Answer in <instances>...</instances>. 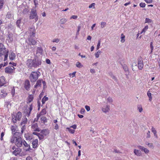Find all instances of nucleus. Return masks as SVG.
<instances>
[{
  "label": "nucleus",
  "mask_w": 160,
  "mask_h": 160,
  "mask_svg": "<svg viewBox=\"0 0 160 160\" xmlns=\"http://www.w3.org/2000/svg\"><path fill=\"white\" fill-rule=\"evenodd\" d=\"M8 53L9 50L6 49L2 43H0V57L4 56V61L7 60Z\"/></svg>",
  "instance_id": "f257e3e1"
},
{
  "label": "nucleus",
  "mask_w": 160,
  "mask_h": 160,
  "mask_svg": "<svg viewBox=\"0 0 160 160\" xmlns=\"http://www.w3.org/2000/svg\"><path fill=\"white\" fill-rule=\"evenodd\" d=\"M24 140L21 137L17 138L12 137L10 140V142L12 143H15V145L18 148L21 147L22 145V142Z\"/></svg>",
  "instance_id": "f03ea898"
},
{
  "label": "nucleus",
  "mask_w": 160,
  "mask_h": 160,
  "mask_svg": "<svg viewBox=\"0 0 160 160\" xmlns=\"http://www.w3.org/2000/svg\"><path fill=\"white\" fill-rule=\"evenodd\" d=\"M40 73L39 72H32L29 76V79L31 82H35L38 79Z\"/></svg>",
  "instance_id": "7ed1b4c3"
},
{
  "label": "nucleus",
  "mask_w": 160,
  "mask_h": 160,
  "mask_svg": "<svg viewBox=\"0 0 160 160\" xmlns=\"http://www.w3.org/2000/svg\"><path fill=\"white\" fill-rule=\"evenodd\" d=\"M30 19H34L35 22H36L38 19V17L36 12V11H31L29 16Z\"/></svg>",
  "instance_id": "20e7f679"
},
{
  "label": "nucleus",
  "mask_w": 160,
  "mask_h": 160,
  "mask_svg": "<svg viewBox=\"0 0 160 160\" xmlns=\"http://www.w3.org/2000/svg\"><path fill=\"white\" fill-rule=\"evenodd\" d=\"M33 59L34 68H37L41 64L42 61L40 59L35 58Z\"/></svg>",
  "instance_id": "39448f33"
},
{
  "label": "nucleus",
  "mask_w": 160,
  "mask_h": 160,
  "mask_svg": "<svg viewBox=\"0 0 160 160\" xmlns=\"http://www.w3.org/2000/svg\"><path fill=\"white\" fill-rule=\"evenodd\" d=\"M26 65L30 68H34V61L33 59H28L26 61Z\"/></svg>",
  "instance_id": "423d86ee"
},
{
  "label": "nucleus",
  "mask_w": 160,
  "mask_h": 160,
  "mask_svg": "<svg viewBox=\"0 0 160 160\" xmlns=\"http://www.w3.org/2000/svg\"><path fill=\"white\" fill-rule=\"evenodd\" d=\"M138 69L140 70H142L143 67V61L142 58L141 57H139L138 59Z\"/></svg>",
  "instance_id": "0eeeda50"
},
{
  "label": "nucleus",
  "mask_w": 160,
  "mask_h": 160,
  "mask_svg": "<svg viewBox=\"0 0 160 160\" xmlns=\"http://www.w3.org/2000/svg\"><path fill=\"white\" fill-rule=\"evenodd\" d=\"M15 69L14 67L12 66L11 67H6L5 69V72L7 73H11L13 72V70Z\"/></svg>",
  "instance_id": "6e6552de"
},
{
  "label": "nucleus",
  "mask_w": 160,
  "mask_h": 160,
  "mask_svg": "<svg viewBox=\"0 0 160 160\" xmlns=\"http://www.w3.org/2000/svg\"><path fill=\"white\" fill-rule=\"evenodd\" d=\"M30 87V85L29 80L27 79L25 80L24 83V88L27 90H29Z\"/></svg>",
  "instance_id": "1a4fd4ad"
},
{
  "label": "nucleus",
  "mask_w": 160,
  "mask_h": 160,
  "mask_svg": "<svg viewBox=\"0 0 160 160\" xmlns=\"http://www.w3.org/2000/svg\"><path fill=\"white\" fill-rule=\"evenodd\" d=\"M9 54V58L10 60H12L15 59L16 57L15 54L13 53L12 51L11 50L10 52L9 51L8 54Z\"/></svg>",
  "instance_id": "9d476101"
},
{
  "label": "nucleus",
  "mask_w": 160,
  "mask_h": 160,
  "mask_svg": "<svg viewBox=\"0 0 160 160\" xmlns=\"http://www.w3.org/2000/svg\"><path fill=\"white\" fill-rule=\"evenodd\" d=\"M32 37H33V36H30V38L28 39L29 44L30 45L31 44L33 45H35L37 43L36 41L32 38Z\"/></svg>",
  "instance_id": "9b49d317"
},
{
  "label": "nucleus",
  "mask_w": 160,
  "mask_h": 160,
  "mask_svg": "<svg viewBox=\"0 0 160 160\" xmlns=\"http://www.w3.org/2000/svg\"><path fill=\"white\" fill-rule=\"evenodd\" d=\"M22 144L26 148L25 149L26 151H30L31 150L30 148V145H28L24 140Z\"/></svg>",
  "instance_id": "f8f14e48"
},
{
  "label": "nucleus",
  "mask_w": 160,
  "mask_h": 160,
  "mask_svg": "<svg viewBox=\"0 0 160 160\" xmlns=\"http://www.w3.org/2000/svg\"><path fill=\"white\" fill-rule=\"evenodd\" d=\"M5 84V78L3 76L0 77V87L3 86Z\"/></svg>",
  "instance_id": "ddd939ff"
},
{
  "label": "nucleus",
  "mask_w": 160,
  "mask_h": 160,
  "mask_svg": "<svg viewBox=\"0 0 160 160\" xmlns=\"http://www.w3.org/2000/svg\"><path fill=\"white\" fill-rule=\"evenodd\" d=\"M138 148L141 149L142 151H143L145 153L147 154L149 153V150L147 148H144L143 146H138Z\"/></svg>",
  "instance_id": "4468645a"
},
{
  "label": "nucleus",
  "mask_w": 160,
  "mask_h": 160,
  "mask_svg": "<svg viewBox=\"0 0 160 160\" xmlns=\"http://www.w3.org/2000/svg\"><path fill=\"white\" fill-rule=\"evenodd\" d=\"M22 113L20 112H18L17 113V114L14 118L17 119V120L19 121L22 117Z\"/></svg>",
  "instance_id": "2eb2a0df"
},
{
  "label": "nucleus",
  "mask_w": 160,
  "mask_h": 160,
  "mask_svg": "<svg viewBox=\"0 0 160 160\" xmlns=\"http://www.w3.org/2000/svg\"><path fill=\"white\" fill-rule=\"evenodd\" d=\"M34 27L33 26H32L29 29V30L30 33H32V35L30 36H33V37L35 36V33L34 32Z\"/></svg>",
  "instance_id": "dca6fc26"
},
{
  "label": "nucleus",
  "mask_w": 160,
  "mask_h": 160,
  "mask_svg": "<svg viewBox=\"0 0 160 160\" xmlns=\"http://www.w3.org/2000/svg\"><path fill=\"white\" fill-rule=\"evenodd\" d=\"M21 149L18 147L14 150L13 152V153L14 154L15 156H17L21 152Z\"/></svg>",
  "instance_id": "f3484780"
},
{
  "label": "nucleus",
  "mask_w": 160,
  "mask_h": 160,
  "mask_svg": "<svg viewBox=\"0 0 160 160\" xmlns=\"http://www.w3.org/2000/svg\"><path fill=\"white\" fill-rule=\"evenodd\" d=\"M42 80H38L37 81L36 84L34 85V88H37L38 87H41L42 85Z\"/></svg>",
  "instance_id": "a211bd4d"
},
{
  "label": "nucleus",
  "mask_w": 160,
  "mask_h": 160,
  "mask_svg": "<svg viewBox=\"0 0 160 160\" xmlns=\"http://www.w3.org/2000/svg\"><path fill=\"white\" fill-rule=\"evenodd\" d=\"M16 24L17 27L21 28V27L23 25V23L22 22L21 19H20L18 20L16 22Z\"/></svg>",
  "instance_id": "6ab92c4d"
},
{
  "label": "nucleus",
  "mask_w": 160,
  "mask_h": 160,
  "mask_svg": "<svg viewBox=\"0 0 160 160\" xmlns=\"http://www.w3.org/2000/svg\"><path fill=\"white\" fill-rule=\"evenodd\" d=\"M32 104H31L30 105V106L29 108V109H28L26 110V112H27V114L26 115L28 117H29V116L30 115V114L31 113V111L32 110Z\"/></svg>",
  "instance_id": "aec40b11"
},
{
  "label": "nucleus",
  "mask_w": 160,
  "mask_h": 160,
  "mask_svg": "<svg viewBox=\"0 0 160 160\" xmlns=\"http://www.w3.org/2000/svg\"><path fill=\"white\" fill-rule=\"evenodd\" d=\"M110 110V106L107 105L105 108H103L102 109V111L104 112H109Z\"/></svg>",
  "instance_id": "412c9836"
},
{
  "label": "nucleus",
  "mask_w": 160,
  "mask_h": 160,
  "mask_svg": "<svg viewBox=\"0 0 160 160\" xmlns=\"http://www.w3.org/2000/svg\"><path fill=\"white\" fill-rule=\"evenodd\" d=\"M38 140L37 139H35L32 142L33 148H35L38 146Z\"/></svg>",
  "instance_id": "4be33fe9"
},
{
  "label": "nucleus",
  "mask_w": 160,
  "mask_h": 160,
  "mask_svg": "<svg viewBox=\"0 0 160 160\" xmlns=\"http://www.w3.org/2000/svg\"><path fill=\"white\" fill-rule=\"evenodd\" d=\"M134 152L136 155L138 156H140L141 155V152L140 150L135 149Z\"/></svg>",
  "instance_id": "5701e85b"
},
{
  "label": "nucleus",
  "mask_w": 160,
  "mask_h": 160,
  "mask_svg": "<svg viewBox=\"0 0 160 160\" xmlns=\"http://www.w3.org/2000/svg\"><path fill=\"white\" fill-rule=\"evenodd\" d=\"M41 133L42 134H43L45 136H46L48 135L49 133L47 129H43L42 130L41 132Z\"/></svg>",
  "instance_id": "b1692460"
},
{
  "label": "nucleus",
  "mask_w": 160,
  "mask_h": 160,
  "mask_svg": "<svg viewBox=\"0 0 160 160\" xmlns=\"http://www.w3.org/2000/svg\"><path fill=\"white\" fill-rule=\"evenodd\" d=\"M43 50L41 47H38L37 48V53H39L41 54L43 52Z\"/></svg>",
  "instance_id": "393cba45"
},
{
  "label": "nucleus",
  "mask_w": 160,
  "mask_h": 160,
  "mask_svg": "<svg viewBox=\"0 0 160 160\" xmlns=\"http://www.w3.org/2000/svg\"><path fill=\"white\" fill-rule=\"evenodd\" d=\"M132 69L133 71H135L137 69V67L136 62H133L132 64Z\"/></svg>",
  "instance_id": "a878e982"
},
{
  "label": "nucleus",
  "mask_w": 160,
  "mask_h": 160,
  "mask_svg": "<svg viewBox=\"0 0 160 160\" xmlns=\"http://www.w3.org/2000/svg\"><path fill=\"white\" fill-rule=\"evenodd\" d=\"M33 98V95H30L28 98V103L32 101Z\"/></svg>",
  "instance_id": "bb28decb"
},
{
  "label": "nucleus",
  "mask_w": 160,
  "mask_h": 160,
  "mask_svg": "<svg viewBox=\"0 0 160 160\" xmlns=\"http://www.w3.org/2000/svg\"><path fill=\"white\" fill-rule=\"evenodd\" d=\"M21 135V133L19 132H15L13 134V135L12 137H14L17 138H18V137H21L20 136Z\"/></svg>",
  "instance_id": "cd10ccee"
},
{
  "label": "nucleus",
  "mask_w": 160,
  "mask_h": 160,
  "mask_svg": "<svg viewBox=\"0 0 160 160\" xmlns=\"http://www.w3.org/2000/svg\"><path fill=\"white\" fill-rule=\"evenodd\" d=\"M109 74L110 76L115 81H117L118 80L116 78V77L112 73V72H110L109 73Z\"/></svg>",
  "instance_id": "c85d7f7f"
},
{
  "label": "nucleus",
  "mask_w": 160,
  "mask_h": 160,
  "mask_svg": "<svg viewBox=\"0 0 160 160\" xmlns=\"http://www.w3.org/2000/svg\"><path fill=\"white\" fill-rule=\"evenodd\" d=\"M40 119L42 122L44 123L47 122L46 118L44 116L40 118Z\"/></svg>",
  "instance_id": "c756f323"
},
{
  "label": "nucleus",
  "mask_w": 160,
  "mask_h": 160,
  "mask_svg": "<svg viewBox=\"0 0 160 160\" xmlns=\"http://www.w3.org/2000/svg\"><path fill=\"white\" fill-rule=\"evenodd\" d=\"M67 20L65 18H62L60 21V23L61 24H64L67 22Z\"/></svg>",
  "instance_id": "7c9ffc66"
},
{
  "label": "nucleus",
  "mask_w": 160,
  "mask_h": 160,
  "mask_svg": "<svg viewBox=\"0 0 160 160\" xmlns=\"http://www.w3.org/2000/svg\"><path fill=\"white\" fill-rule=\"evenodd\" d=\"M147 94L149 98V100L151 101L152 99V97H151V93L149 91H148Z\"/></svg>",
  "instance_id": "2f4dec72"
},
{
  "label": "nucleus",
  "mask_w": 160,
  "mask_h": 160,
  "mask_svg": "<svg viewBox=\"0 0 160 160\" xmlns=\"http://www.w3.org/2000/svg\"><path fill=\"white\" fill-rule=\"evenodd\" d=\"M46 111L45 108H43L42 109V111L39 114H41V115H43L46 114Z\"/></svg>",
  "instance_id": "473e14b6"
},
{
  "label": "nucleus",
  "mask_w": 160,
  "mask_h": 160,
  "mask_svg": "<svg viewBox=\"0 0 160 160\" xmlns=\"http://www.w3.org/2000/svg\"><path fill=\"white\" fill-rule=\"evenodd\" d=\"M122 68L125 72L128 71V68L126 65H122Z\"/></svg>",
  "instance_id": "72a5a7b5"
},
{
  "label": "nucleus",
  "mask_w": 160,
  "mask_h": 160,
  "mask_svg": "<svg viewBox=\"0 0 160 160\" xmlns=\"http://www.w3.org/2000/svg\"><path fill=\"white\" fill-rule=\"evenodd\" d=\"M125 36L123 35V33H122L121 35V38H122L121 42H125Z\"/></svg>",
  "instance_id": "f704fd0d"
},
{
  "label": "nucleus",
  "mask_w": 160,
  "mask_h": 160,
  "mask_svg": "<svg viewBox=\"0 0 160 160\" xmlns=\"http://www.w3.org/2000/svg\"><path fill=\"white\" fill-rule=\"evenodd\" d=\"M12 34H10L9 33H8V37L9 38V40L11 41L12 40L13 38H12Z\"/></svg>",
  "instance_id": "c9c22d12"
},
{
  "label": "nucleus",
  "mask_w": 160,
  "mask_h": 160,
  "mask_svg": "<svg viewBox=\"0 0 160 160\" xmlns=\"http://www.w3.org/2000/svg\"><path fill=\"white\" fill-rule=\"evenodd\" d=\"M66 129H67L71 133L73 134L74 133L75 130L73 129H72L69 128H67Z\"/></svg>",
  "instance_id": "e433bc0d"
},
{
  "label": "nucleus",
  "mask_w": 160,
  "mask_h": 160,
  "mask_svg": "<svg viewBox=\"0 0 160 160\" xmlns=\"http://www.w3.org/2000/svg\"><path fill=\"white\" fill-rule=\"evenodd\" d=\"M148 26H145L144 28H143V29L142 30V31L141 32V34L143 32H145L147 31V30L148 29Z\"/></svg>",
  "instance_id": "4c0bfd02"
},
{
  "label": "nucleus",
  "mask_w": 160,
  "mask_h": 160,
  "mask_svg": "<svg viewBox=\"0 0 160 160\" xmlns=\"http://www.w3.org/2000/svg\"><path fill=\"white\" fill-rule=\"evenodd\" d=\"M76 66L77 67L79 68H80L82 67V65L81 63L79 62H77L76 63Z\"/></svg>",
  "instance_id": "58836bf2"
},
{
  "label": "nucleus",
  "mask_w": 160,
  "mask_h": 160,
  "mask_svg": "<svg viewBox=\"0 0 160 160\" xmlns=\"http://www.w3.org/2000/svg\"><path fill=\"white\" fill-rule=\"evenodd\" d=\"M101 52L99 50L97 53L95 54V55L96 58H98L99 57V54L101 53Z\"/></svg>",
  "instance_id": "ea45409f"
},
{
  "label": "nucleus",
  "mask_w": 160,
  "mask_h": 160,
  "mask_svg": "<svg viewBox=\"0 0 160 160\" xmlns=\"http://www.w3.org/2000/svg\"><path fill=\"white\" fill-rule=\"evenodd\" d=\"M146 144L150 148H152L153 147V144L152 143H149L148 142H146Z\"/></svg>",
  "instance_id": "a19ab883"
},
{
  "label": "nucleus",
  "mask_w": 160,
  "mask_h": 160,
  "mask_svg": "<svg viewBox=\"0 0 160 160\" xmlns=\"http://www.w3.org/2000/svg\"><path fill=\"white\" fill-rule=\"evenodd\" d=\"M38 127V124L37 123H35L32 126V128L33 129H35L37 127Z\"/></svg>",
  "instance_id": "79ce46f5"
},
{
  "label": "nucleus",
  "mask_w": 160,
  "mask_h": 160,
  "mask_svg": "<svg viewBox=\"0 0 160 160\" xmlns=\"http://www.w3.org/2000/svg\"><path fill=\"white\" fill-rule=\"evenodd\" d=\"M106 25V23L104 22H101V27L102 28H104Z\"/></svg>",
  "instance_id": "37998d69"
},
{
  "label": "nucleus",
  "mask_w": 160,
  "mask_h": 160,
  "mask_svg": "<svg viewBox=\"0 0 160 160\" xmlns=\"http://www.w3.org/2000/svg\"><path fill=\"white\" fill-rule=\"evenodd\" d=\"M41 114H38L37 115V118H35L34 119V121H36L37 122L38 120L39 119L40 117L41 116Z\"/></svg>",
  "instance_id": "c03bdc74"
},
{
  "label": "nucleus",
  "mask_w": 160,
  "mask_h": 160,
  "mask_svg": "<svg viewBox=\"0 0 160 160\" xmlns=\"http://www.w3.org/2000/svg\"><path fill=\"white\" fill-rule=\"evenodd\" d=\"M38 137L40 140L44 138V136L42 134L39 133Z\"/></svg>",
  "instance_id": "a18cd8bd"
},
{
  "label": "nucleus",
  "mask_w": 160,
  "mask_h": 160,
  "mask_svg": "<svg viewBox=\"0 0 160 160\" xmlns=\"http://www.w3.org/2000/svg\"><path fill=\"white\" fill-rule=\"evenodd\" d=\"M107 100L109 102L111 103H112L113 101L112 98L110 97H109L108 98Z\"/></svg>",
  "instance_id": "49530a36"
},
{
  "label": "nucleus",
  "mask_w": 160,
  "mask_h": 160,
  "mask_svg": "<svg viewBox=\"0 0 160 160\" xmlns=\"http://www.w3.org/2000/svg\"><path fill=\"white\" fill-rule=\"evenodd\" d=\"M100 43H101L100 40H99L98 41V44L97 46V50H98L99 48V47L100 45Z\"/></svg>",
  "instance_id": "de8ad7c7"
},
{
  "label": "nucleus",
  "mask_w": 160,
  "mask_h": 160,
  "mask_svg": "<svg viewBox=\"0 0 160 160\" xmlns=\"http://www.w3.org/2000/svg\"><path fill=\"white\" fill-rule=\"evenodd\" d=\"M3 0H0V9H1L3 6Z\"/></svg>",
  "instance_id": "09e8293b"
},
{
  "label": "nucleus",
  "mask_w": 160,
  "mask_h": 160,
  "mask_svg": "<svg viewBox=\"0 0 160 160\" xmlns=\"http://www.w3.org/2000/svg\"><path fill=\"white\" fill-rule=\"evenodd\" d=\"M152 21L148 18H146L145 19V22H152Z\"/></svg>",
  "instance_id": "8fccbe9b"
},
{
  "label": "nucleus",
  "mask_w": 160,
  "mask_h": 160,
  "mask_svg": "<svg viewBox=\"0 0 160 160\" xmlns=\"http://www.w3.org/2000/svg\"><path fill=\"white\" fill-rule=\"evenodd\" d=\"M95 3H92L89 6V8H94V6L95 5Z\"/></svg>",
  "instance_id": "3c124183"
},
{
  "label": "nucleus",
  "mask_w": 160,
  "mask_h": 160,
  "mask_svg": "<svg viewBox=\"0 0 160 160\" xmlns=\"http://www.w3.org/2000/svg\"><path fill=\"white\" fill-rule=\"evenodd\" d=\"M15 93V90L14 88H13V89H12V91H11V94L12 95V97H13Z\"/></svg>",
  "instance_id": "603ef678"
},
{
  "label": "nucleus",
  "mask_w": 160,
  "mask_h": 160,
  "mask_svg": "<svg viewBox=\"0 0 160 160\" xmlns=\"http://www.w3.org/2000/svg\"><path fill=\"white\" fill-rule=\"evenodd\" d=\"M59 41V39L58 38L54 39L52 42H53L58 43Z\"/></svg>",
  "instance_id": "864d4df0"
},
{
  "label": "nucleus",
  "mask_w": 160,
  "mask_h": 160,
  "mask_svg": "<svg viewBox=\"0 0 160 160\" xmlns=\"http://www.w3.org/2000/svg\"><path fill=\"white\" fill-rule=\"evenodd\" d=\"M25 125H24L22 126V127L21 128V133H22L23 132V131L25 130Z\"/></svg>",
  "instance_id": "5fc2aeb1"
},
{
  "label": "nucleus",
  "mask_w": 160,
  "mask_h": 160,
  "mask_svg": "<svg viewBox=\"0 0 160 160\" xmlns=\"http://www.w3.org/2000/svg\"><path fill=\"white\" fill-rule=\"evenodd\" d=\"M152 131L153 133L154 134H155L157 133V131L153 127L152 128Z\"/></svg>",
  "instance_id": "6e6d98bb"
},
{
  "label": "nucleus",
  "mask_w": 160,
  "mask_h": 160,
  "mask_svg": "<svg viewBox=\"0 0 160 160\" xmlns=\"http://www.w3.org/2000/svg\"><path fill=\"white\" fill-rule=\"evenodd\" d=\"M76 73V72H73L72 73L69 74V76L70 77H73L75 76V74Z\"/></svg>",
  "instance_id": "4d7b16f0"
},
{
  "label": "nucleus",
  "mask_w": 160,
  "mask_h": 160,
  "mask_svg": "<svg viewBox=\"0 0 160 160\" xmlns=\"http://www.w3.org/2000/svg\"><path fill=\"white\" fill-rule=\"evenodd\" d=\"M27 119L26 118L25 119L24 121H23L21 123V125H22L23 124H25L27 123Z\"/></svg>",
  "instance_id": "13d9d810"
},
{
  "label": "nucleus",
  "mask_w": 160,
  "mask_h": 160,
  "mask_svg": "<svg viewBox=\"0 0 160 160\" xmlns=\"http://www.w3.org/2000/svg\"><path fill=\"white\" fill-rule=\"evenodd\" d=\"M150 131H148L147 134V136L146 137L147 138H149L150 137Z\"/></svg>",
  "instance_id": "bf43d9fd"
},
{
  "label": "nucleus",
  "mask_w": 160,
  "mask_h": 160,
  "mask_svg": "<svg viewBox=\"0 0 160 160\" xmlns=\"http://www.w3.org/2000/svg\"><path fill=\"white\" fill-rule=\"evenodd\" d=\"M85 108L86 109V110L87 111H89L90 109V107L87 105L85 106Z\"/></svg>",
  "instance_id": "052dcab7"
},
{
  "label": "nucleus",
  "mask_w": 160,
  "mask_h": 160,
  "mask_svg": "<svg viewBox=\"0 0 160 160\" xmlns=\"http://www.w3.org/2000/svg\"><path fill=\"white\" fill-rule=\"evenodd\" d=\"M145 4L144 3L142 2L140 4V6L141 7H142V8L144 7H145Z\"/></svg>",
  "instance_id": "680f3d73"
},
{
  "label": "nucleus",
  "mask_w": 160,
  "mask_h": 160,
  "mask_svg": "<svg viewBox=\"0 0 160 160\" xmlns=\"http://www.w3.org/2000/svg\"><path fill=\"white\" fill-rule=\"evenodd\" d=\"M11 130L12 132H15V127L14 126H12L11 127Z\"/></svg>",
  "instance_id": "e2e57ef3"
},
{
  "label": "nucleus",
  "mask_w": 160,
  "mask_h": 160,
  "mask_svg": "<svg viewBox=\"0 0 160 160\" xmlns=\"http://www.w3.org/2000/svg\"><path fill=\"white\" fill-rule=\"evenodd\" d=\"M42 99L46 102V101L48 100V98L47 97H46V96H44Z\"/></svg>",
  "instance_id": "0e129e2a"
},
{
  "label": "nucleus",
  "mask_w": 160,
  "mask_h": 160,
  "mask_svg": "<svg viewBox=\"0 0 160 160\" xmlns=\"http://www.w3.org/2000/svg\"><path fill=\"white\" fill-rule=\"evenodd\" d=\"M85 111V109L84 108H82L81 109V111H80L81 113L82 114H83L84 113Z\"/></svg>",
  "instance_id": "69168bd1"
},
{
  "label": "nucleus",
  "mask_w": 160,
  "mask_h": 160,
  "mask_svg": "<svg viewBox=\"0 0 160 160\" xmlns=\"http://www.w3.org/2000/svg\"><path fill=\"white\" fill-rule=\"evenodd\" d=\"M70 128H72L74 129H76L77 128V126L76 125H73L70 127Z\"/></svg>",
  "instance_id": "338daca9"
},
{
  "label": "nucleus",
  "mask_w": 160,
  "mask_h": 160,
  "mask_svg": "<svg viewBox=\"0 0 160 160\" xmlns=\"http://www.w3.org/2000/svg\"><path fill=\"white\" fill-rule=\"evenodd\" d=\"M46 61L47 64H50L51 63L50 60L48 59H47Z\"/></svg>",
  "instance_id": "774afa93"
}]
</instances>
